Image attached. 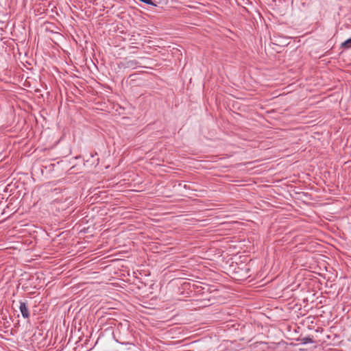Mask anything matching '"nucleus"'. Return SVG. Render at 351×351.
Instances as JSON below:
<instances>
[{"label":"nucleus","instance_id":"2","mask_svg":"<svg viewBox=\"0 0 351 351\" xmlns=\"http://www.w3.org/2000/svg\"><path fill=\"white\" fill-rule=\"evenodd\" d=\"M19 310L23 318L27 319L29 317V313L27 302L20 301Z\"/></svg>","mask_w":351,"mask_h":351},{"label":"nucleus","instance_id":"6","mask_svg":"<svg viewBox=\"0 0 351 351\" xmlns=\"http://www.w3.org/2000/svg\"><path fill=\"white\" fill-rule=\"evenodd\" d=\"M349 341H351V337H350V339H348Z\"/></svg>","mask_w":351,"mask_h":351},{"label":"nucleus","instance_id":"1","mask_svg":"<svg viewBox=\"0 0 351 351\" xmlns=\"http://www.w3.org/2000/svg\"><path fill=\"white\" fill-rule=\"evenodd\" d=\"M120 65L124 69H134L139 66V62L136 60H125Z\"/></svg>","mask_w":351,"mask_h":351},{"label":"nucleus","instance_id":"5","mask_svg":"<svg viewBox=\"0 0 351 351\" xmlns=\"http://www.w3.org/2000/svg\"><path fill=\"white\" fill-rule=\"evenodd\" d=\"M313 343V340L311 337H304L302 339V344H308V343Z\"/></svg>","mask_w":351,"mask_h":351},{"label":"nucleus","instance_id":"3","mask_svg":"<svg viewBox=\"0 0 351 351\" xmlns=\"http://www.w3.org/2000/svg\"><path fill=\"white\" fill-rule=\"evenodd\" d=\"M341 47L343 49H351V37L341 44Z\"/></svg>","mask_w":351,"mask_h":351},{"label":"nucleus","instance_id":"4","mask_svg":"<svg viewBox=\"0 0 351 351\" xmlns=\"http://www.w3.org/2000/svg\"><path fill=\"white\" fill-rule=\"evenodd\" d=\"M140 1L143 2V3H145L147 5H152V6H157L160 1H156V0H139Z\"/></svg>","mask_w":351,"mask_h":351}]
</instances>
